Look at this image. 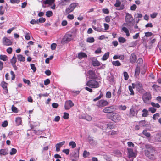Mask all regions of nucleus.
<instances>
[{
  "instance_id": "4468645a",
  "label": "nucleus",
  "mask_w": 161,
  "mask_h": 161,
  "mask_svg": "<svg viewBox=\"0 0 161 161\" xmlns=\"http://www.w3.org/2000/svg\"><path fill=\"white\" fill-rule=\"evenodd\" d=\"M137 60V57L135 54L133 53L130 58V61L131 63H134Z\"/></svg>"
},
{
  "instance_id": "c9c22d12",
  "label": "nucleus",
  "mask_w": 161,
  "mask_h": 161,
  "mask_svg": "<svg viewBox=\"0 0 161 161\" xmlns=\"http://www.w3.org/2000/svg\"><path fill=\"white\" fill-rule=\"evenodd\" d=\"M140 68L139 67L137 66L135 69V75H138L140 73Z\"/></svg>"
},
{
  "instance_id": "5701e85b",
  "label": "nucleus",
  "mask_w": 161,
  "mask_h": 161,
  "mask_svg": "<svg viewBox=\"0 0 161 161\" xmlns=\"http://www.w3.org/2000/svg\"><path fill=\"white\" fill-rule=\"evenodd\" d=\"M8 154V149H7L0 150V155H6Z\"/></svg>"
},
{
  "instance_id": "37998d69",
  "label": "nucleus",
  "mask_w": 161,
  "mask_h": 161,
  "mask_svg": "<svg viewBox=\"0 0 161 161\" xmlns=\"http://www.w3.org/2000/svg\"><path fill=\"white\" fill-rule=\"evenodd\" d=\"M46 16L48 17H50L53 15V13L51 11H48L46 12Z\"/></svg>"
},
{
  "instance_id": "473e14b6",
  "label": "nucleus",
  "mask_w": 161,
  "mask_h": 161,
  "mask_svg": "<svg viewBox=\"0 0 161 161\" xmlns=\"http://www.w3.org/2000/svg\"><path fill=\"white\" fill-rule=\"evenodd\" d=\"M15 122L17 125H20L22 122V120L21 118L19 117L16 118V119Z\"/></svg>"
},
{
  "instance_id": "4c0bfd02",
  "label": "nucleus",
  "mask_w": 161,
  "mask_h": 161,
  "mask_svg": "<svg viewBox=\"0 0 161 161\" xmlns=\"http://www.w3.org/2000/svg\"><path fill=\"white\" fill-rule=\"evenodd\" d=\"M142 133L146 136L147 137H149L150 136L151 134L149 132H147L146 130H144L142 132Z\"/></svg>"
},
{
  "instance_id": "f8f14e48",
  "label": "nucleus",
  "mask_w": 161,
  "mask_h": 161,
  "mask_svg": "<svg viewBox=\"0 0 161 161\" xmlns=\"http://www.w3.org/2000/svg\"><path fill=\"white\" fill-rule=\"evenodd\" d=\"M121 2L119 0H116L115 3L114 4L116 7H120L119 8H118V10H123L124 8V6L123 5H121Z\"/></svg>"
},
{
  "instance_id": "a18cd8bd",
  "label": "nucleus",
  "mask_w": 161,
  "mask_h": 161,
  "mask_svg": "<svg viewBox=\"0 0 161 161\" xmlns=\"http://www.w3.org/2000/svg\"><path fill=\"white\" fill-rule=\"evenodd\" d=\"M46 19L44 18L41 17L40 18L38 19H37L38 24L39 23H42L45 22Z\"/></svg>"
},
{
  "instance_id": "58836bf2",
  "label": "nucleus",
  "mask_w": 161,
  "mask_h": 161,
  "mask_svg": "<svg viewBox=\"0 0 161 161\" xmlns=\"http://www.w3.org/2000/svg\"><path fill=\"white\" fill-rule=\"evenodd\" d=\"M126 39L123 37H120L118 38V41L119 42L121 43H124L126 41Z\"/></svg>"
},
{
  "instance_id": "338daca9",
  "label": "nucleus",
  "mask_w": 161,
  "mask_h": 161,
  "mask_svg": "<svg viewBox=\"0 0 161 161\" xmlns=\"http://www.w3.org/2000/svg\"><path fill=\"white\" fill-rule=\"evenodd\" d=\"M153 33L151 32H147L145 33V36L146 37H149L151 36L152 35Z\"/></svg>"
},
{
  "instance_id": "cd10ccee",
  "label": "nucleus",
  "mask_w": 161,
  "mask_h": 161,
  "mask_svg": "<svg viewBox=\"0 0 161 161\" xmlns=\"http://www.w3.org/2000/svg\"><path fill=\"white\" fill-rule=\"evenodd\" d=\"M54 0H46L43 2L44 4H48L51 5L54 2Z\"/></svg>"
},
{
  "instance_id": "423d86ee",
  "label": "nucleus",
  "mask_w": 161,
  "mask_h": 161,
  "mask_svg": "<svg viewBox=\"0 0 161 161\" xmlns=\"http://www.w3.org/2000/svg\"><path fill=\"white\" fill-rule=\"evenodd\" d=\"M151 99V94L149 92H147L143 95L142 99L145 103L147 102Z\"/></svg>"
},
{
  "instance_id": "6e6d98bb",
  "label": "nucleus",
  "mask_w": 161,
  "mask_h": 161,
  "mask_svg": "<svg viewBox=\"0 0 161 161\" xmlns=\"http://www.w3.org/2000/svg\"><path fill=\"white\" fill-rule=\"evenodd\" d=\"M103 95V94L102 92H101L100 95H99V96H98L96 98H94L93 99V101H96L97 100H98L100 99H101V98Z\"/></svg>"
},
{
  "instance_id": "bb28decb",
  "label": "nucleus",
  "mask_w": 161,
  "mask_h": 161,
  "mask_svg": "<svg viewBox=\"0 0 161 161\" xmlns=\"http://www.w3.org/2000/svg\"><path fill=\"white\" fill-rule=\"evenodd\" d=\"M92 27L94 30L98 32L104 31L103 29L99 27H97L94 26H92Z\"/></svg>"
},
{
  "instance_id": "052dcab7",
  "label": "nucleus",
  "mask_w": 161,
  "mask_h": 161,
  "mask_svg": "<svg viewBox=\"0 0 161 161\" xmlns=\"http://www.w3.org/2000/svg\"><path fill=\"white\" fill-rule=\"evenodd\" d=\"M11 108L12 111L14 113L17 112L18 111L17 108L15 107L14 105L12 106Z\"/></svg>"
},
{
  "instance_id": "f704fd0d",
  "label": "nucleus",
  "mask_w": 161,
  "mask_h": 161,
  "mask_svg": "<svg viewBox=\"0 0 161 161\" xmlns=\"http://www.w3.org/2000/svg\"><path fill=\"white\" fill-rule=\"evenodd\" d=\"M8 57L7 56L4 55H0V59L3 61H6L8 59Z\"/></svg>"
},
{
  "instance_id": "6ab92c4d",
  "label": "nucleus",
  "mask_w": 161,
  "mask_h": 161,
  "mask_svg": "<svg viewBox=\"0 0 161 161\" xmlns=\"http://www.w3.org/2000/svg\"><path fill=\"white\" fill-rule=\"evenodd\" d=\"M65 141H63L61 142H59L56 145L55 147L56 148V150L57 152H59L60 150V148L64 145L65 143Z\"/></svg>"
},
{
  "instance_id": "0e129e2a",
  "label": "nucleus",
  "mask_w": 161,
  "mask_h": 161,
  "mask_svg": "<svg viewBox=\"0 0 161 161\" xmlns=\"http://www.w3.org/2000/svg\"><path fill=\"white\" fill-rule=\"evenodd\" d=\"M25 38L27 40H29L30 39V34L29 33H26Z\"/></svg>"
},
{
  "instance_id": "f3484780",
  "label": "nucleus",
  "mask_w": 161,
  "mask_h": 161,
  "mask_svg": "<svg viewBox=\"0 0 161 161\" xmlns=\"http://www.w3.org/2000/svg\"><path fill=\"white\" fill-rule=\"evenodd\" d=\"M8 85V84L4 81H2L1 83V85L4 90V92L5 93H8V90L7 87Z\"/></svg>"
},
{
  "instance_id": "e2e57ef3",
  "label": "nucleus",
  "mask_w": 161,
  "mask_h": 161,
  "mask_svg": "<svg viewBox=\"0 0 161 161\" xmlns=\"http://www.w3.org/2000/svg\"><path fill=\"white\" fill-rule=\"evenodd\" d=\"M160 116V114L159 113H156L154 114L153 117V119L155 120L157 117H158Z\"/></svg>"
},
{
  "instance_id": "72a5a7b5",
  "label": "nucleus",
  "mask_w": 161,
  "mask_h": 161,
  "mask_svg": "<svg viewBox=\"0 0 161 161\" xmlns=\"http://www.w3.org/2000/svg\"><path fill=\"white\" fill-rule=\"evenodd\" d=\"M17 62L16 58L15 57V54H14L12 58L10 60V62L11 64H15Z\"/></svg>"
},
{
  "instance_id": "7c9ffc66",
  "label": "nucleus",
  "mask_w": 161,
  "mask_h": 161,
  "mask_svg": "<svg viewBox=\"0 0 161 161\" xmlns=\"http://www.w3.org/2000/svg\"><path fill=\"white\" fill-rule=\"evenodd\" d=\"M155 140L158 142H161V133L156 134L155 136Z\"/></svg>"
},
{
  "instance_id": "4d7b16f0",
  "label": "nucleus",
  "mask_w": 161,
  "mask_h": 161,
  "mask_svg": "<svg viewBox=\"0 0 161 161\" xmlns=\"http://www.w3.org/2000/svg\"><path fill=\"white\" fill-rule=\"evenodd\" d=\"M124 76L125 77V80H127L128 79L129 75L126 72H124Z\"/></svg>"
},
{
  "instance_id": "6e6552de",
  "label": "nucleus",
  "mask_w": 161,
  "mask_h": 161,
  "mask_svg": "<svg viewBox=\"0 0 161 161\" xmlns=\"http://www.w3.org/2000/svg\"><path fill=\"white\" fill-rule=\"evenodd\" d=\"M73 39V37L72 35L69 34H66L64 36L62 41L65 43H67L71 40Z\"/></svg>"
},
{
  "instance_id": "0eeeda50",
  "label": "nucleus",
  "mask_w": 161,
  "mask_h": 161,
  "mask_svg": "<svg viewBox=\"0 0 161 161\" xmlns=\"http://www.w3.org/2000/svg\"><path fill=\"white\" fill-rule=\"evenodd\" d=\"M108 104V102L104 100H101L97 103V105L100 108L103 107L107 105Z\"/></svg>"
},
{
  "instance_id": "864d4df0",
  "label": "nucleus",
  "mask_w": 161,
  "mask_h": 161,
  "mask_svg": "<svg viewBox=\"0 0 161 161\" xmlns=\"http://www.w3.org/2000/svg\"><path fill=\"white\" fill-rule=\"evenodd\" d=\"M106 97L108 98H109L111 97V93L109 91H108L106 94Z\"/></svg>"
},
{
  "instance_id": "79ce46f5",
  "label": "nucleus",
  "mask_w": 161,
  "mask_h": 161,
  "mask_svg": "<svg viewBox=\"0 0 161 161\" xmlns=\"http://www.w3.org/2000/svg\"><path fill=\"white\" fill-rule=\"evenodd\" d=\"M80 92V91H72L71 92L74 96H75L79 94Z\"/></svg>"
},
{
  "instance_id": "20e7f679",
  "label": "nucleus",
  "mask_w": 161,
  "mask_h": 161,
  "mask_svg": "<svg viewBox=\"0 0 161 161\" xmlns=\"http://www.w3.org/2000/svg\"><path fill=\"white\" fill-rule=\"evenodd\" d=\"M78 5V3H71L69 6L66 9L65 12L67 14H68L73 12L75 8Z\"/></svg>"
},
{
  "instance_id": "bf43d9fd",
  "label": "nucleus",
  "mask_w": 161,
  "mask_h": 161,
  "mask_svg": "<svg viewBox=\"0 0 161 161\" xmlns=\"http://www.w3.org/2000/svg\"><path fill=\"white\" fill-rule=\"evenodd\" d=\"M10 74L11 75L12 77H11V79L12 80H14L15 79V75L13 71H10Z\"/></svg>"
},
{
  "instance_id": "9d476101",
  "label": "nucleus",
  "mask_w": 161,
  "mask_h": 161,
  "mask_svg": "<svg viewBox=\"0 0 161 161\" xmlns=\"http://www.w3.org/2000/svg\"><path fill=\"white\" fill-rule=\"evenodd\" d=\"M74 106V104L72 101L69 100L65 102L64 107L66 109H69L70 108Z\"/></svg>"
},
{
  "instance_id": "7ed1b4c3",
  "label": "nucleus",
  "mask_w": 161,
  "mask_h": 161,
  "mask_svg": "<svg viewBox=\"0 0 161 161\" xmlns=\"http://www.w3.org/2000/svg\"><path fill=\"white\" fill-rule=\"evenodd\" d=\"M116 106L111 105L110 106L106 107L103 110V112L106 113H113V112L116 109Z\"/></svg>"
},
{
  "instance_id": "a19ab883",
  "label": "nucleus",
  "mask_w": 161,
  "mask_h": 161,
  "mask_svg": "<svg viewBox=\"0 0 161 161\" xmlns=\"http://www.w3.org/2000/svg\"><path fill=\"white\" fill-rule=\"evenodd\" d=\"M151 104L153 107L159 108L160 107L159 104L158 103H155L153 102H152L151 103Z\"/></svg>"
},
{
  "instance_id": "f03ea898",
  "label": "nucleus",
  "mask_w": 161,
  "mask_h": 161,
  "mask_svg": "<svg viewBox=\"0 0 161 161\" xmlns=\"http://www.w3.org/2000/svg\"><path fill=\"white\" fill-rule=\"evenodd\" d=\"M86 85L92 88H97L100 86L99 82L93 80H90L88 81L86 84Z\"/></svg>"
},
{
  "instance_id": "49530a36",
  "label": "nucleus",
  "mask_w": 161,
  "mask_h": 161,
  "mask_svg": "<svg viewBox=\"0 0 161 161\" xmlns=\"http://www.w3.org/2000/svg\"><path fill=\"white\" fill-rule=\"evenodd\" d=\"M69 145L71 146L72 148H74L76 146V144L75 143L74 141H71L69 143Z\"/></svg>"
},
{
  "instance_id": "4be33fe9",
  "label": "nucleus",
  "mask_w": 161,
  "mask_h": 161,
  "mask_svg": "<svg viewBox=\"0 0 161 161\" xmlns=\"http://www.w3.org/2000/svg\"><path fill=\"white\" fill-rule=\"evenodd\" d=\"M136 88L138 91L141 90L142 89V84L139 81L136 82Z\"/></svg>"
},
{
  "instance_id": "69168bd1",
  "label": "nucleus",
  "mask_w": 161,
  "mask_h": 161,
  "mask_svg": "<svg viewBox=\"0 0 161 161\" xmlns=\"http://www.w3.org/2000/svg\"><path fill=\"white\" fill-rule=\"evenodd\" d=\"M50 83V80L49 79H47L44 81V84L45 85H47Z\"/></svg>"
},
{
  "instance_id": "13d9d810",
  "label": "nucleus",
  "mask_w": 161,
  "mask_h": 161,
  "mask_svg": "<svg viewBox=\"0 0 161 161\" xmlns=\"http://www.w3.org/2000/svg\"><path fill=\"white\" fill-rule=\"evenodd\" d=\"M69 118V114L68 113L65 112L64 114L63 118L64 119H68Z\"/></svg>"
},
{
  "instance_id": "9b49d317",
  "label": "nucleus",
  "mask_w": 161,
  "mask_h": 161,
  "mask_svg": "<svg viewBox=\"0 0 161 161\" xmlns=\"http://www.w3.org/2000/svg\"><path fill=\"white\" fill-rule=\"evenodd\" d=\"M2 40L3 44L6 46H9L11 45L12 43L11 41L6 37H3V38Z\"/></svg>"
},
{
  "instance_id": "c85d7f7f",
  "label": "nucleus",
  "mask_w": 161,
  "mask_h": 161,
  "mask_svg": "<svg viewBox=\"0 0 161 161\" xmlns=\"http://www.w3.org/2000/svg\"><path fill=\"white\" fill-rule=\"evenodd\" d=\"M109 53L108 52L106 53L103 56L102 59L103 60H106L109 57Z\"/></svg>"
},
{
  "instance_id": "ea45409f",
  "label": "nucleus",
  "mask_w": 161,
  "mask_h": 161,
  "mask_svg": "<svg viewBox=\"0 0 161 161\" xmlns=\"http://www.w3.org/2000/svg\"><path fill=\"white\" fill-rule=\"evenodd\" d=\"M83 119L88 121H90L92 120V118L91 116L89 115H86L83 117Z\"/></svg>"
},
{
  "instance_id": "2eb2a0df",
  "label": "nucleus",
  "mask_w": 161,
  "mask_h": 161,
  "mask_svg": "<svg viewBox=\"0 0 161 161\" xmlns=\"http://www.w3.org/2000/svg\"><path fill=\"white\" fill-rule=\"evenodd\" d=\"M125 19L126 22L127 23H130L133 20L132 15L128 13L126 14Z\"/></svg>"
},
{
  "instance_id": "09e8293b",
  "label": "nucleus",
  "mask_w": 161,
  "mask_h": 161,
  "mask_svg": "<svg viewBox=\"0 0 161 161\" xmlns=\"http://www.w3.org/2000/svg\"><path fill=\"white\" fill-rule=\"evenodd\" d=\"M90 155V153L89 152H87V151L85 150L84 151L83 156V157L86 158L88 156Z\"/></svg>"
},
{
  "instance_id": "c756f323",
  "label": "nucleus",
  "mask_w": 161,
  "mask_h": 161,
  "mask_svg": "<svg viewBox=\"0 0 161 161\" xmlns=\"http://www.w3.org/2000/svg\"><path fill=\"white\" fill-rule=\"evenodd\" d=\"M142 111L143 112V113L142 114V117H147L149 114L148 111L145 109H143Z\"/></svg>"
},
{
  "instance_id": "e433bc0d",
  "label": "nucleus",
  "mask_w": 161,
  "mask_h": 161,
  "mask_svg": "<svg viewBox=\"0 0 161 161\" xmlns=\"http://www.w3.org/2000/svg\"><path fill=\"white\" fill-rule=\"evenodd\" d=\"M95 41L93 37H88L86 40V41L89 43H92Z\"/></svg>"
},
{
  "instance_id": "393cba45",
  "label": "nucleus",
  "mask_w": 161,
  "mask_h": 161,
  "mask_svg": "<svg viewBox=\"0 0 161 161\" xmlns=\"http://www.w3.org/2000/svg\"><path fill=\"white\" fill-rule=\"evenodd\" d=\"M17 57L18 60L21 62H24L25 60V58L21 54L17 55Z\"/></svg>"
},
{
  "instance_id": "de8ad7c7",
  "label": "nucleus",
  "mask_w": 161,
  "mask_h": 161,
  "mask_svg": "<svg viewBox=\"0 0 161 161\" xmlns=\"http://www.w3.org/2000/svg\"><path fill=\"white\" fill-rule=\"evenodd\" d=\"M143 60L142 58H139L137 60V66L141 65L143 63Z\"/></svg>"
},
{
  "instance_id": "8fccbe9b",
  "label": "nucleus",
  "mask_w": 161,
  "mask_h": 161,
  "mask_svg": "<svg viewBox=\"0 0 161 161\" xmlns=\"http://www.w3.org/2000/svg\"><path fill=\"white\" fill-rule=\"evenodd\" d=\"M17 152V150L14 148H12L11 150V151L10 153L11 155L15 154Z\"/></svg>"
},
{
  "instance_id": "2f4dec72",
  "label": "nucleus",
  "mask_w": 161,
  "mask_h": 161,
  "mask_svg": "<svg viewBox=\"0 0 161 161\" xmlns=\"http://www.w3.org/2000/svg\"><path fill=\"white\" fill-rule=\"evenodd\" d=\"M113 65L115 66H120L121 65V64L118 60L113 61L112 62Z\"/></svg>"
},
{
  "instance_id": "dca6fc26",
  "label": "nucleus",
  "mask_w": 161,
  "mask_h": 161,
  "mask_svg": "<svg viewBox=\"0 0 161 161\" xmlns=\"http://www.w3.org/2000/svg\"><path fill=\"white\" fill-rule=\"evenodd\" d=\"M128 154L129 158L136 157V155L131 149H128Z\"/></svg>"
},
{
  "instance_id": "5fc2aeb1",
  "label": "nucleus",
  "mask_w": 161,
  "mask_h": 161,
  "mask_svg": "<svg viewBox=\"0 0 161 161\" xmlns=\"http://www.w3.org/2000/svg\"><path fill=\"white\" fill-rule=\"evenodd\" d=\"M133 88L132 86H129V89L130 92V95H133L134 94V92L133 90Z\"/></svg>"
},
{
  "instance_id": "ddd939ff",
  "label": "nucleus",
  "mask_w": 161,
  "mask_h": 161,
  "mask_svg": "<svg viewBox=\"0 0 161 161\" xmlns=\"http://www.w3.org/2000/svg\"><path fill=\"white\" fill-rule=\"evenodd\" d=\"M138 111L135 108H132L130 109L129 115L130 116H135L137 114Z\"/></svg>"
},
{
  "instance_id": "1a4fd4ad",
  "label": "nucleus",
  "mask_w": 161,
  "mask_h": 161,
  "mask_svg": "<svg viewBox=\"0 0 161 161\" xmlns=\"http://www.w3.org/2000/svg\"><path fill=\"white\" fill-rule=\"evenodd\" d=\"M89 77L90 79H96L97 78L96 72L92 70H90L87 72Z\"/></svg>"
},
{
  "instance_id": "b1692460",
  "label": "nucleus",
  "mask_w": 161,
  "mask_h": 161,
  "mask_svg": "<svg viewBox=\"0 0 161 161\" xmlns=\"http://www.w3.org/2000/svg\"><path fill=\"white\" fill-rule=\"evenodd\" d=\"M79 148L77 149V153H76L75 152H73L71 155V158H75V156L77 155L78 156V158H79Z\"/></svg>"
},
{
  "instance_id": "c03bdc74",
  "label": "nucleus",
  "mask_w": 161,
  "mask_h": 161,
  "mask_svg": "<svg viewBox=\"0 0 161 161\" xmlns=\"http://www.w3.org/2000/svg\"><path fill=\"white\" fill-rule=\"evenodd\" d=\"M126 107L125 105H119L118 107V108L121 110H125L126 109Z\"/></svg>"
},
{
  "instance_id": "f257e3e1",
  "label": "nucleus",
  "mask_w": 161,
  "mask_h": 161,
  "mask_svg": "<svg viewBox=\"0 0 161 161\" xmlns=\"http://www.w3.org/2000/svg\"><path fill=\"white\" fill-rule=\"evenodd\" d=\"M146 150L145 151V155L149 159L154 160L156 159V151L155 148L151 145L146 144L145 145Z\"/></svg>"
},
{
  "instance_id": "a211bd4d",
  "label": "nucleus",
  "mask_w": 161,
  "mask_h": 161,
  "mask_svg": "<svg viewBox=\"0 0 161 161\" xmlns=\"http://www.w3.org/2000/svg\"><path fill=\"white\" fill-rule=\"evenodd\" d=\"M77 57L79 59H81L87 58V55L83 52H80L78 53Z\"/></svg>"
},
{
  "instance_id": "3c124183",
  "label": "nucleus",
  "mask_w": 161,
  "mask_h": 161,
  "mask_svg": "<svg viewBox=\"0 0 161 161\" xmlns=\"http://www.w3.org/2000/svg\"><path fill=\"white\" fill-rule=\"evenodd\" d=\"M30 66L31 69L33 70L34 72H35L36 70V69L35 66V64H30Z\"/></svg>"
},
{
  "instance_id": "774afa93",
  "label": "nucleus",
  "mask_w": 161,
  "mask_h": 161,
  "mask_svg": "<svg viewBox=\"0 0 161 161\" xmlns=\"http://www.w3.org/2000/svg\"><path fill=\"white\" fill-rule=\"evenodd\" d=\"M136 8V5L134 4L131 6L130 9L131 10H135Z\"/></svg>"
},
{
  "instance_id": "603ef678",
  "label": "nucleus",
  "mask_w": 161,
  "mask_h": 161,
  "mask_svg": "<svg viewBox=\"0 0 161 161\" xmlns=\"http://www.w3.org/2000/svg\"><path fill=\"white\" fill-rule=\"evenodd\" d=\"M156 110V109L154 108L153 107H150L148 108V111L153 113L155 112Z\"/></svg>"
},
{
  "instance_id": "412c9836",
  "label": "nucleus",
  "mask_w": 161,
  "mask_h": 161,
  "mask_svg": "<svg viewBox=\"0 0 161 161\" xmlns=\"http://www.w3.org/2000/svg\"><path fill=\"white\" fill-rule=\"evenodd\" d=\"M122 31L125 33L126 36L127 37H129L130 36V34L129 31L126 27H122Z\"/></svg>"
},
{
  "instance_id": "a878e982",
  "label": "nucleus",
  "mask_w": 161,
  "mask_h": 161,
  "mask_svg": "<svg viewBox=\"0 0 161 161\" xmlns=\"http://www.w3.org/2000/svg\"><path fill=\"white\" fill-rule=\"evenodd\" d=\"M72 0H61L60 3L62 5H65L67 3H70Z\"/></svg>"
},
{
  "instance_id": "680f3d73",
  "label": "nucleus",
  "mask_w": 161,
  "mask_h": 161,
  "mask_svg": "<svg viewBox=\"0 0 161 161\" xmlns=\"http://www.w3.org/2000/svg\"><path fill=\"white\" fill-rule=\"evenodd\" d=\"M56 43H53L51 45V48L52 50H54L56 48Z\"/></svg>"
},
{
  "instance_id": "39448f33",
  "label": "nucleus",
  "mask_w": 161,
  "mask_h": 161,
  "mask_svg": "<svg viewBox=\"0 0 161 161\" xmlns=\"http://www.w3.org/2000/svg\"><path fill=\"white\" fill-rule=\"evenodd\" d=\"M109 118L116 122L121 120V117L117 113H113L112 114V116Z\"/></svg>"
},
{
  "instance_id": "aec40b11",
  "label": "nucleus",
  "mask_w": 161,
  "mask_h": 161,
  "mask_svg": "<svg viewBox=\"0 0 161 161\" xmlns=\"http://www.w3.org/2000/svg\"><path fill=\"white\" fill-rule=\"evenodd\" d=\"M92 63L94 67L98 66L100 65V63L97 59H93L92 60Z\"/></svg>"
}]
</instances>
